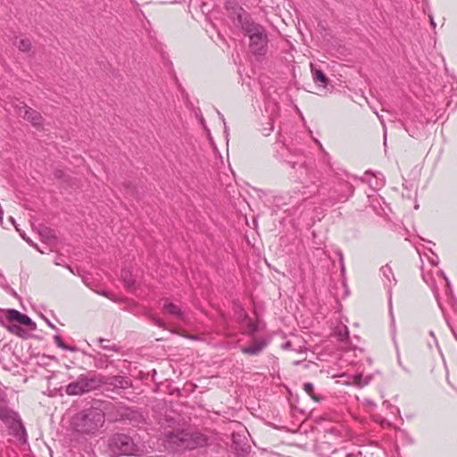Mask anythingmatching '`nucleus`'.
<instances>
[{
  "instance_id": "nucleus-1",
  "label": "nucleus",
  "mask_w": 457,
  "mask_h": 457,
  "mask_svg": "<svg viewBox=\"0 0 457 457\" xmlns=\"http://www.w3.org/2000/svg\"><path fill=\"white\" fill-rule=\"evenodd\" d=\"M281 137V136H279ZM276 158L281 162L287 164L293 170L290 176L296 181L301 183L307 182L312 179V159L307 160V157L300 152H292L283 140L280 138L276 142Z\"/></svg>"
},
{
  "instance_id": "nucleus-2",
  "label": "nucleus",
  "mask_w": 457,
  "mask_h": 457,
  "mask_svg": "<svg viewBox=\"0 0 457 457\" xmlns=\"http://www.w3.org/2000/svg\"><path fill=\"white\" fill-rule=\"evenodd\" d=\"M0 324L11 334L21 338H26L29 336L27 330L21 328V325L27 327L30 331L37 328V324L28 315L15 309H0Z\"/></svg>"
},
{
  "instance_id": "nucleus-3",
  "label": "nucleus",
  "mask_w": 457,
  "mask_h": 457,
  "mask_svg": "<svg viewBox=\"0 0 457 457\" xmlns=\"http://www.w3.org/2000/svg\"><path fill=\"white\" fill-rule=\"evenodd\" d=\"M105 421L104 413L97 408L85 409L77 413L72 420L73 428L86 435L95 434Z\"/></svg>"
},
{
  "instance_id": "nucleus-4",
  "label": "nucleus",
  "mask_w": 457,
  "mask_h": 457,
  "mask_svg": "<svg viewBox=\"0 0 457 457\" xmlns=\"http://www.w3.org/2000/svg\"><path fill=\"white\" fill-rule=\"evenodd\" d=\"M244 31L249 37V49L254 55L262 56L268 49V36L265 29L255 22L244 26Z\"/></svg>"
},
{
  "instance_id": "nucleus-5",
  "label": "nucleus",
  "mask_w": 457,
  "mask_h": 457,
  "mask_svg": "<svg viewBox=\"0 0 457 457\" xmlns=\"http://www.w3.org/2000/svg\"><path fill=\"white\" fill-rule=\"evenodd\" d=\"M100 378L95 372L81 374L78 378L66 386L65 392L69 395H79L99 388Z\"/></svg>"
},
{
  "instance_id": "nucleus-6",
  "label": "nucleus",
  "mask_w": 457,
  "mask_h": 457,
  "mask_svg": "<svg viewBox=\"0 0 457 457\" xmlns=\"http://www.w3.org/2000/svg\"><path fill=\"white\" fill-rule=\"evenodd\" d=\"M109 449L115 456L135 455L138 446L131 436L123 433L114 434L109 440Z\"/></svg>"
},
{
  "instance_id": "nucleus-7",
  "label": "nucleus",
  "mask_w": 457,
  "mask_h": 457,
  "mask_svg": "<svg viewBox=\"0 0 457 457\" xmlns=\"http://www.w3.org/2000/svg\"><path fill=\"white\" fill-rule=\"evenodd\" d=\"M226 9L229 14V17L233 20L237 26H240L244 30V26L251 24L253 21H250L249 14L242 7L238 6L236 2L228 1L226 4Z\"/></svg>"
},
{
  "instance_id": "nucleus-8",
  "label": "nucleus",
  "mask_w": 457,
  "mask_h": 457,
  "mask_svg": "<svg viewBox=\"0 0 457 457\" xmlns=\"http://www.w3.org/2000/svg\"><path fill=\"white\" fill-rule=\"evenodd\" d=\"M17 113L37 129H40L44 125V118L42 115L37 111L22 103L21 105H17Z\"/></svg>"
},
{
  "instance_id": "nucleus-9",
  "label": "nucleus",
  "mask_w": 457,
  "mask_h": 457,
  "mask_svg": "<svg viewBox=\"0 0 457 457\" xmlns=\"http://www.w3.org/2000/svg\"><path fill=\"white\" fill-rule=\"evenodd\" d=\"M100 378L99 388L103 386H112L114 388L126 389L131 386V381L123 376H103L97 374Z\"/></svg>"
},
{
  "instance_id": "nucleus-10",
  "label": "nucleus",
  "mask_w": 457,
  "mask_h": 457,
  "mask_svg": "<svg viewBox=\"0 0 457 457\" xmlns=\"http://www.w3.org/2000/svg\"><path fill=\"white\" fill-rule=\"evenodd\" d=\"M190 435L184 430L176 432H169L166 435V441L170 445L174 446L176 449L188 447Z\"/></svg>"
},
{
  "instance_id": "nucleus-11",
  "label": "nucleus",
  "mask_w": 457,
  "mask_h": 457,
  "mask_svg": "<svg viewBox=\"0 0 457 457\" xmlns=\"http://www.w3.org/2000/svg\"><path fill=\"white\" fill-rule=\"evenodd\" d=\"M0 420L8 428L21 421L18 413L6 406L4 399H0Z\"/></svg>"
},
{
  "instance_id": "nucleus-12",
  "label": "nucleus",
  "mask_w": 457,
  "mask_h": 457,
  "mask_svg": "<svg viewBox=\"0 0 457 457\" xmlns=\"http://www.w3.org/2000/svg\"><path fill=\"white\" fill-rule=\"evenodd\" d=\"M316 425H319L320 429L325 433L337 435V429L334 425V420L329 416L316 417Z\"/></svg>"
},
{
  "instance_id": "nucleus-13",
  "label": "nucleus",
  "mask_w": 457,
  "mask_h": 457,
  "mask_svg": "<svg viewBox=\"0 0 457 457\" xmlns=\"http://www.w3.org/2000/svg\"><path fill=\"white\" fill-rule=\"evenodd\" d=\"M267 345L265 340L254 341L251 345L242 348V353L248 355H258Z\"/></svg>"
},
{
  "instance_id": "nucleus-14",
  "label": "nucleus",
  "mask_w": 457,
  "mask_h": 457,
  "mask_svg": "<svg viewBox=\"0 0 457 457\" xmlns=\"http://www.w3.org/2000/svg\"><path fill=\"white\" fill-rule=\"evenodd\" d=\"M89 356L94 360V365L97 369H107L109 365H113V361H110L106 354L96 353Z\"/></svg>"
},
{
  "instance_id": "nucleus-15",
  "label": "nucleus",
  "mask_w": 457,
  "mask_h": 457,
  "mask_svg": "<svg viewBox=\"0 0 457 457\" xmlns=\"http://www.w3.org/2000/svg\"><path fill=\"white\" fill-rule=\"evenodd\" d=\"M162 310L165 312H167L172 316H175L180 320H184L186 319L185 312L180 309L179 306H178L177 304H175L173 303L165 302L163 304Z\"/></svg>"
},
{
  "instance_id": "nucleus-16",
  "label": "nucleus",
  "mask_w": 457,
  "mask_h": 457,
  "mask_svg": "<svg viewBox=\"0 0 457 457\" xmlns=\"http://www.w3.org/2000/svg\"><path fill=\"white\" fill-rule=\"evenodd\" d=\"M10 433L15 436L21 444H25L27 442V433L24 426L21 421H19L17 424L9 428Z\"/></svg>"
},
{
  "instance_id": "nucleus-17",
  "label": "nucleus",
  "mask_w": 457,
  "mask_h": 457,
  "mask_svg": "<svg viewBox=\"0 0 457 457\" xmlns=\"http://www.w3.org/2000/svg\"><path fill=\"white\" fill-rule=\"evenodd\" d=\"M316 83H320V85L322 87L321 90L325 89H334L335 87L330 83L329 79L327 77L325 72L316 68Z\"/></svg>"
},
{
  "instance_id": "nucleus-18",
  "label": "nucleus",
  "mask_w": 457,
  "mask_h": 457,
  "mask_svg": "<svg viewBox=\"0 0 457 457\" xmlns=\"http://www.w3.org/2000/svg\"><path fill=\"white\" fill-rule=\"evenodd\" d=\"M334 333L337 335L338 339L342 342H348L350 340L349 330L345 325L337 326L335 328Z\"/></svg>"
},
{
  "instance_id": "nucleus-19",
  "label": "nucleus",
  "mask_w": 457,
  "mask_h": 457,
  "mask_svg": "<svg viewBox=\"0 0 457 457\" xmlns=\"http://www.w3.org/2000/svg\"><path fill=\"white\" fill-rule=\"evenodd\" d=\"M13 44L21 52H29L31 48V42L29 38L16 39Z\"/></svg>"
},
{
  "instance_id": "nucleus-20",
  "label": "nucleus",
  "mask_w": 457,
  "mask_h": 457,
  "mask_svg": "<svg viewBox=\"0 0 457 457\" xmlns=\"http://www.w3.org/2000/svg\"><path fill=\"white\" fill-rule=\"evenodd\" d=\"M320 34L321 35L322 38H323V41L327 44V45H331L333 46H335L336 45L334 44V42L337 43L335 39V37L332 33V31L330 30L329 28H328L326 30H324L323 32L322 31H320Z\"/></svg>"
},
{
  "instance_id": "nucleus-21",
  "label": "nucleus",
  "mask_w": 457,
  "mask_h": 457,
  "mask_svg": "<svg viewBox=\"0 0 457 457\" xmlns=\"http://www.w3.org/2000/svg\"><path fill=\"white\" fill-rule=\"evenodd\" d=\"M54 341L56 344V345L59 348H61V349L71 351V352H76L77 351V347L76 346H72V345H69L65 344L59 335H55L54 337Z\"/></svg>"
},
{
  "instance_id": "nucleus-22",
  "label": "nucleus",
  "mask_w": 457,
  "mask_h": 457,
  "mask_svg": "<svg viewBox=\"0 0 457 457\" xmlns=\"http://www.w3.org/2000/svg\"><path fill=\"white\" fill-rule=\"evenodd\" d=\"M373 376L369 375L365 378H362V374L358 373L354 376V382L359 387H363L364 386L368 385L370 380L372 379Z\"/></svg>"
},
{
  "instance_id": "nucleus-23",
  "label": "nucleus",
  "mask_w": 457,
  "mask_h": 457,
  "mask_svg": "<svg viewBox=\"0 0 457 457\" xmlns=\"http://www.w3.org/2000/svg\"><path fill=\"white\" fill-rule=\"evenodd\" d=\"M98 341L102 349L113 351L115 353H119L120 351V347L116 345H105L104 342H109L107 339L99 338Z\"/></svg>"
},
{
  "instance_id": "nucleus-24",
  "label": "nucleus",
  "mask_w": 457,
  "mask_h": 457,
  "mask_svg": "<svg viewBox=\"0 0 457 457\" xmlns=\"http://www.w3.org/2000/svg\"><path fill=\"white\" fill-rule=\"evenodd\" d=\"M380 271L382 272L383 276L386 278L388 280H390V277L392 276L394 278V274L392 271V269L389 265H385L380 269Z\"/></svg>"
},
{
  "instance_id": "nucleus-25",
  "label": "nucleus",
  "mask_w": 457,
  "mask_h": 457,
  "mask_svg": "<svg viewBox=\"0 0 457 457\" xmlns=\"http://www.w3.org/2000/svg\"><path fill=\"white\" fill-rule=\"evenodd\" d=\"M321 374L326 375L327 377L330 376L331 378L338 377V375L335 372V369L328 367V370H325L324 367L320 370Z\"/></svg>"
},
{
  "instance_id": "nucleus-26",
  "label": "nucleus",
  "mask_w": 457,
  "mask_h": 457,
  "mask_svg": "<svg viewBox=\"0 0 457 457\" xmlns=\"http://www.w3.org/2000/svg\"><path fill=\"white\" fill-rule=\"evenodd\" d=\"M150 320L157 327L159 328H165V324L164 322L158 317L154 316V315H150Z\"/></svg>"
},
{
  "instance_id": "nucleus-27",
  "label": "nucleus",
  "mask_w": 457,
  "mask_h": 457,
  "mask_svg": "<svg viewBox=\"0 0 457 457\" xmlns=\"http://www.w3.org/2000/svg\"><path fill=\"white\" fill-rule=\"evenodd\" d=\"M304 390L312 398L314 399V386L312 383L304 384Z\"/></svg>"
},
{
  "instance_id": "nucleus-28",
  "label": "nucleus",
  "mask_w": 457,
  "mask_h": 457,
  "mask_svg": "<svg viewBox=\"0 0 457 457\" xmlns=\"http://www.w3.org/2000/svg\"><path fill=\"white\" fill-rule=\"evenodd\" d=\"M321 86L319 85V86H316V95L317 96H326L327 93L329 91V92H332L334 89H325V90H321Z\"/></svg>"
},
{
  "instance_id": "nucleus-29",
  "label": "nucleus",
  "mask_w": 457,
  "mask_h": 457,
  "mask_svg": "<svg viewBox=\"0 0 457 457\" xmlns=\"http://www.w3.org/2000/svg\"><path fill=\"white\" fill-rule=\"evenodd\" d=\"M383 405L386 406L387 409H394L397 411V413H400V410L398 407L394 406L389 401L385 400L383 402Z\"/></svg>"
},
{
  "instance_id": "nucleus-30",
  "label": "nucleus",
  "mask_w": 457,
  "mask_h": 457,
  "mask_svg": "<svg viewBox=\"0 0 457 457\" xmlns=\"http://www.w3.org/2000/svg\"><path fill=\"white\" fill-rule=\"evenodd\" d=\"M218 114L220 117V119H221V120H222V122L224 124V134H225L226 137H228V126L226 124L225 118H224V116L220 112H218Z\"/></svg>"
},
{
  "instance_id": "nucleus-31",
  "label": "nucleus",
  "mask_w": 457,
  "mask_h": 457,
  "mask_svg": "<svg viewBox=\"0 0 457 457\" xmlns=\"http://www.w3.org/2000/svg\"><path fill=\"white\" fill-rule=\"evenodd\" d=\"M337 255L339 256L340 264H341V272L342 274L345 273V265H344V260H343V253L340 250L337 251Z\"/></svg>"
},
{
  "instance_id": "nucleus-32",
  "label": "nucleus",
  "mask_w": 457,
  "mask_h": 457,
  "mask_svg": "<svg viewBox=\"0 0 457 457\" xmlns=\"http://www.w3.org/2000/svg\"><path fill=\"white\" fill-rule=\"evenodd\" d=\"M445 283H446V295L450 296V295L453 294L451 287V283L448 278H445Z\"/></svg>"
},
{
  "instance_id": "nucleus-33",
  "label": "nucleus",
  "mask_w": 457,
  "mask_h": 457,
  "mask_svg": "<svg viewBox=\"0 0 457 457\" xmlns=\"http://www.w3.org/2000/svg\"><path fill=\"white\" fill-rule=\"evenodd\" d=\"M328 312H329L328 308H327V307L324 308L322 306H320L319 310L316 311V314L320 313V314H321L323 316V318H325L326 317V313Z\"/></svg>"
},
{
  "instance_id": "nucleus-34",
  "label": "nucleus",
  "mask_w": 457,
  "mask_h": 457,
  "mask_svg": "<svg viewBox=\"0 0 457 457\" xmlns=\"http://www.w3.org/2000/svg\"><path fill=\"white\" fill-rule=\"evenodd\" d=\"M318 27H319V32L320 31L323 32L324 30H326L328 28L327 22L326 21H319Z\"/></svg>"
},
{
  "instance_id": "nucleus-35",
  "label": "nucleus",
  "mask_w": 457,
  "mask_h": 457,
  "mask_svg": "<svg viewBox=\"0 0 457 457\" xmlns=\"http://www.w3.org/2000/svg\"><path fill=\"white\" fill-rule=\"evenodd\" d=\"M450 301H451V303H452V306L453 307V309L455 311H457V299L456 297L454 296L453 294L450 295Z\"/></svg>"
},
{
  "instance_id": "nucleus-36",
  "label": "nucleus",
  "mask_w": 457,
  "mask_h": 457,
  "mask_svg": "<svg viewBox=\"0 0 457 457\" xmlns=\"http://www.w3.org/2000/svg\"><path fill=\"white\" fill-rule=\"evenodd\" d=\"M390 315H391V326H392V331L393 335H395V320L393 317L392 308L390 307Z\"/></svg>"
},
{
  "instance_id": "nucleus-37",
  "label": "nucleus",
  "mask_w": 457,
  "mask_h": 457,
  "mask_svg": "<svg viewBox=\"0 0 457 457\" xmlns=\"http://www.w3.org/2000/svg\"><path fill=\"white\" fill-rule=\"evenodd\" d=\"M330 355V353H316V359L320 361H325V356Z\"/></svg>"
},
{
  "instance_id": "nucleus-38",
  "label": "nucleus",
  "mask_w": 457,
  "mask_h": 457,
  "mask_svg": "<svg viewBox=\"0 0 457 457\" xmlns=\"http://www.w3.org/2000/svg\"><path fill=\"white\" fill-rule=\"evenodd\" d=\"M44 320H46V322L47 323V325H48L51 328H53V329H54V330H57L56 326H55L54 324H53V323H52V322H51L47 318L44 317Z\"/></svg>"
},
{
  "instance_id": "nucleus-39",
  "label": "nucleus",
  "mask_w": 457,
  "mask_h": 457,
  "mask_svg": "<svg viewBox=\"0 0 457 457\" xmlns=\"http://www.w3.org/2000/svg\"><path fill=\"white\" fill-rule=\"evenodd\" d=\"M428 18H429V23H430V25L435 29V28H436V22H435V21H434V17H433V15H432V14H428Z\"/></svg>"
},
{
  "instance_id": "nucleus-40",
  "label": "nucleus",
  "mask_w": 457,
  "mask_h": 457,
  "mask_svg": "<svg viewBox=\"0 0 457 457\" xmlns=\"http://www.w3.org/2000/svg\"><path fill=\"white\" fill-rule=\"evenodd\" d=\"M22 237L30 245L38 250L37 245L34 244L29 238H26L24 236Z\"/></svg>"
},
{
  "instance_id": "nucleus-41",
  "label": "nucleus",
  "mask_w": 457,
  "mask_h": 457,
  "mask_svg": "<svg viewBox=\"0 0 457 457\" xmlns=\"http://www.w3.org/2000/svg\"><path fill=\"white\" fill-rule=\"evenodd\" d=\"M346 457H361V453L358 452L356 454L355 453H348L346 455Z\"/></svg>"
},
{
  "instance_id": "nucleus-42",
  "label": "nucleus",
  "mask_w": 457,
  "mask_h": 457,
  "mask_svg": "<svg viewBox=\"0 0 457 457\" xmlns=\"http://www.w3.org/2000/svg\"><path fill=\"white\" fill-rule=\"evenodd\" d=\"M316 146H318L320 148V151H322L324 154V149L322 147V145L320 144V142L316 138Z\"/></svg>"
},
{
  "instance_id": "nucleus-43",
  "label": "nucleus",
  "mask_w": 457,
  "mask_h": 457,
  "mask_svg": "<svg viewBox=\"0 0 457 457\" xmlns=\"http://www.w3.org/2000/svg\"><path fill=\"white\" fill-rule=\"evenodd\" d=\"M314 69H315L314 62H310V70H311V72L312 75H314Z\"/></svg>"
},
{
  "instance_id": "nucleus-44",
  "label": "nucleus",
  "mask_w": 457,
  "mask_h": 457,
  "mask_svg": "<svg viewBox=\"0 0 457 457\" xmlns=\"http://www.w3.org/2000/svg\"><path fill=\"white\" fill-rule=\"evenodd\" d=\"M346 186L348 187L350 193L353 194L354 187L352 185L348 184V183H346Z\"/></svg>"
},
{
  "instance_id": "nucleus-45",
  "label": "nucleus",
  "mask_w": 457,
  "mask_h": 457,
  "mask_svg": "<svg viewBox=\"0 0 457 457\" xmlns=\"http://www.w3.org/2000/svg\"><path fill=\"white\" fill-rule=\"evenodd\" d=\"M429 262L431 265L433 266H437L438 265V262L437 261H435L433 259H429Z\"/></svg>"
},
{
  "instance_id": "nucleus-46",
  "label": "nucleus",
  "mask_w": 457,
  "mask_h": 457,
  "mask_svg": "<svg viewBox=\"0 0 457 457\" xmlns=\"http://www.w3.org/2000/svg\"><path fill=\"white\" fill-rule=\"evenodd\" d=\"M429 335H430V337H432L435 339V343H436V345H438V344H437V340H436V336H435L434 331H430V332H429Z\"/></svg>"
},
{
  "instance_id": "nucleus-47",
  "label": "nucleus",
  "mask_w": 457,
  "mask_h": 457,
  "mask_svg": "<svg viewBox=\"0 0 457 457\" xmlns=\"http://www.w3.org/2000/svg\"><path fill=\"white\" fill-rule=\"evenodd\" d=\"M290 347H291L290 342H287L283 345V348H285V349H289Z\"/></svg>"
},
{
  "instance_id": "nucleus-48",
  "label": "nucleus",
  "mask_w": 457,
  "mask_h": 457,
  "mask_svg": "<svg viewBox=\"0 0 457 457\" xmlns=\"http://www.w3.org/2000/svg\"><path fill=\"white\" fill-rule=\"evenodd\" d=\"M396 350H398V349L396 348ZM397 361H398L399 365H400V366H403V364H402V361H401V358H400L399 351H397Z\"/></svg>"
},
{
  "instance_id": "nucleus-49",
  "label": "nucleus",
  "mask_w": 457,
  "mask_h": 457,
  "mask_svg": "<svg viewBox=\"0 0 457 457\" xmlns=\"http://www.w3.org/2000/svg\"><path fill=\"white\" fill-rule=\"evenodd\" d=\"M128 287H132L134 285V280L129 279L126 280Z\"/></svg>"
},
{
  "instance_id": "nucleus-50",
  "label": "nucleus",
  "mask_w": 457,
  "mask_h": 457,
  "mask_svg": "<svg viewBox=\"0 0 457 457\" xmlns=\"http://www.w3.org/2000/svg\"><path fill=\"white\" fill-rule=\"evenodd\" d=\"M366 403H367L368 404L371 405V406H375V405H376V404H375V403H374L372 400H370V399H367V400H366Z\"/></svg>"
},
{
  "instance_id": "nucleus-51",
  "label": "nucleus",
  "mask_w": 457,
  "mask_h": 457,
  "mask_svg": "<svg viewBox=\"0 0 457 457\" xmlns=\"http://www.w3.org/2000/svg\"><path fill=\"white\" fill-rule=\"evenodd\" d=\"M439 274L440 276L445 280V278H447V276L445 275V273L443 271V270H440L439 271Z\"/></svg>"
},
{
  "instance_id": "nucleus-52",
  "label": "nucleus",
  "mask_w": 457,
  "mask_h": 457,
  "mask_svg": "<svg viewBox=\"0 0 457 457\" xmlns=\"http://www.w3.org/2000/svg\"><path fill=\"white\" fill-rule=\"evenodd\" d=\"M321 399H322V397L320 395H316V397H315L316 403L320 402Z\"/></svg>"
},
{
  "instance_id": "nucleus-53",
  "label": "nucleus",
  "mask_w": 457,
  "mask_h": 457,
  "mask_svg": "<svg viewBox=\"0 0 457 457\" xmlns=\"http://www.w3.org/2000/svg\"><path fill=\"white\" fill-rule=\"evenodd\" d=\"M317 187H319L318 193L320 194V189H321V188H324V187H323V185H322V184L318 185Z\"/></svg>"
},
{
  "instance_id": "nucleus-54",
  "label": "nucleus",
  "mask_w": 457,
  "mask_h": 457,
  "mask_svg": "<svg viewBox=\"0 0 457 457\" xmlns=\"http://www.w3.org/2000/svg\"><path fill=\"white\" fill-rule=\"evenodd\" d=\"M344 286L345 287V295H348L349 294V290H348V288H347V287H346L345 282H344Z\"/></svg>"
},
{
  "instance_id": "nucleus-55",
  "label": "nucleus",
  "mask_w": 457,
  "mask_h": 457,
  "mask_svg": "<svg viewBox=\"0 0 457 457\" xmlns=\"http://www.w3.org/2000/svg\"><path fill=\"white\" fill-rule=\"evenodd\" d=\"M452 332H453V336H454L455 339L457 340V334H456V332L454 331V329H453V328H452Z\"/></svg>"
},
{
  "instance_id": "nucleus-56",
  "label": "nucleus",
  "mask_w": 457,
  "mask_h": 457,
  "mask_svg": "<svg viewBox=\"0 0 457 457\" xmlns=\"http://www.w3.org/2000/svg\"><path fill=\"white\" fill-rule=\"evenodd\" d=\"M428 250L433 255L437 256L436 253L431 248H429Z\"/></svg>"
},
{
  "instance_id": "nucleus-57",
  "label": "nucleus",
  "mask_w": 457,
  "mask_h": 457,
  "mask_svg": "<svg viewBox=\"0 0 457 457\" xmlns=\"http://www.w3.org/2000/svg\"><path fill=\"white\" fill-rule=\"evenodd\" d=\"M3 213H4V212H3V210L0 208V220H2Z\"/></svg>"
},
{
  "instance_id": "nucleus-58",
  "label": "nucleus",
  "mask_w": 457,
  "mask_h": 457,
  "mask_svg": "<svg viewBox=\"0 0 457 457\" xmlns=\"http://www.w3.org/2000/svg\"><path fill=\"white\" fill-rule=\"evenodd\" d=\"M102 295H104V296H106V297H109L108 293H105V292H104V293H103Z\"/></svg>"
},
{
  "instance_id": "nucleus-59",
  "label": "nucleus",
  "mask_w": 457,
  "mask_h": 457,
  "mask_svg": "<svg viewBox=\"0 0 457 457\" xmlns=\"http://www.w3.org/2000/svg\"><path fill=\"white\" fill-rule=\"evenodd\" d=\"M10 220H11L12 223H14V220H13V218H12V217H10Z\"/></svg>"
},
{
  "instance_id": "nucleus-60",
  "label": "nucleus",
  "mask_w": 457,
  "mask_h": 457,
  "mask_svg": "<svg viewBox=\"0 0 457 457\" xmlns=\"http://www.w3.org/2000/svg\"><path fill=\"white\" fill-rule=\"evenodd\" d=\"M67 268H68L71 272H73V271H72V269H71V266H67Z\"/></svg>"
},
{
  "instance_id": "nucleus-61",
  "label": "nucleus",
  "mask_w": 457,
  "mask_h": 457,
  "mask_svg": "<svg viewBox=\"0 0 457 457\" xmlns=\"http://www.w3.org/2000/svg\"><path fill=\"white\" fill-rule=\"evenodd\" d=\"M329 328H330L331 330H333V323H331V325H330Z\"/></svg>"
},
{
  "instance_id": "nucleus-62",
  "label": "nucleus",
  "mask_w": 457,
  "mask_h": 457,
  "mask_svg": "<svg viewBox=\"0 0 457 457\" xmlns=\"http://www.w3.org/2000/svg\"><path fill=\"white\" fill-rule=\"evenodd\" d=\"M425 4H428V0H422Z\"/></svg>"
},
{
  "instance_id": "nucleus-63",
  "label": "nucleus",
  "mask_w": 457,
  "mask_h": 457,
  "mask_svg": "<svg viewBox=\"0 0 457 457\" xmlns=\"http://www.w3.org/2000/svg\"><path fill=\"white\" fill-rule=\"evenodd\" d=\"M366 174H371L370 170L366 171Z\"/></svg>"
}]
</instances>
